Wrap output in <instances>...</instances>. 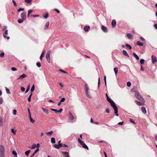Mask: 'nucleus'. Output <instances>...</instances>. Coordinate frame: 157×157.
<instances>
[{
  "mask_svg": "<svg viewBox=\"0 0 157 157\" xmlns=\"http://www.w3.org/2000/svg\"><path fill=\"white\" fill-rule=\"evenodd\" d=\"M105 95L106 97L107 101L110 104L111 106L113 107L114 110V113L117 116H118V108L116 104L110 98L107 93H106Z\"/></svg>",
  "mask_w": 157,
  "mask_h": 157,
  "instance_id": "obj_1",
  "label": "nucleus"
},
{
  "mask_svg": "<svg viewBox=\"0 0 157 157\" xmlns=\"http://www.w3.org/2000/svg\"><path fill=\"white\" fill-rule=\"evenodd\" d=\"M85 93L87 97L89 98H91V96L89 94L88 90L89 89V87L87 83H86L85 84Z\"/></svg>",
  "mask_w": 157,
  "mask_h": 157,
  "instance_id": "obj_2",
  "label": "nucleus"
},
{
  "mask_svg": "<svg viewBox=\"0 0 157 157\" xmlns=\"http://www.w3.org/2000/svg\"><path fill=\"white\" fill-rule=\"evenodd\" d=\"M5 149L4 147L2 145H0V156H5Z\"/></svg>",
  "mask_w": 157,
  "mask_h": 157,
  "instance_id": "obj_3",
  "label": "nucleus"
},
{
  "mask_svg": "<svg viewBox=\"0 0 157 157\" xmlns=\"http://www.w3.org/2000/svg\"><path fill=\"white\" fill-rule=\"evenodd\" d=\"M78 142L80 143V144L82 145V147L86 149H88V146L86 145L84 143V142L82 141L80 138H78Z\"/></svg>",
  "mask_w": 157,
  "mask_h": 157,
  "instance_id": "obj_4",
  "label": "nucleus"
},
{
  "mask_svg": "<svg viewBox=\"0 0 157 157\" xmlns=\"http://www.w3.org/2000/svg\"><path fill=\"white\" fill-rule=\"evenodd\" d=\"M8 29L6 30L3 33V36L4 38H6L7 40H8L10 39V37L9 36H6V35H7L8 34Z\"/></svg>",
  "mask_w": 157,
  "mask_h": 157,
  "instance_id": "obj_5",
  "label": "nucleus"
},
{
  "mask_svg": "<svg viewBox=\"0 0 157 157\" xmlns=\"http://www.w3.org/2000/svg\"><path fill=\"white\" fill-rule=\"evenodd\" d=\"M50 51H49L47 53L46 55V58L47 59V61L48 63H50Z\"/></svg>",
  "mask_w": 157,
  "mask_h": 157,
  "instance_id": "obj_6",
  "label": "nucleus"
},
{
  "mask_svg": "<svg viewBox=\"0 0 157 157\" xmlns=\"http://www.w3.org/2000/svg\"><path fill=\"white\" fill-rule=\"evenodd\" d=\"M151 58L153 64H154L157 62V59L156 56L153 55H152L151 56Z\"/></svg>",
  "mask_w": 157,
  "mask_h": 157,
  "instance_id": "obj_7",
  "label": "nucleus"
},
{
  "mask_svg": "<svg viewBox=\"0 0 157 157\" xmlns=\"http://www.w3.org/2000/svg\"><path fill=\"white\" fill-rule=\"evenodd\" d=\"M21 17L23 20H25L26 19L25 13L24 12H22L21 15Z\"/></svg>",
  "mask_w": 157,
  "mask_h": 157,
  "instance_id": "obj_8",
  "label": "nucleus"
},
{
  "mask_svg": "<svg viewBox=\"0 0 157 157\" xmlns=\"http://www.w3.org/2000/svg\"><path fill=\"white\" fill-rule=\"evenodd\" d=\"M101 28L102 30L105 33L107 32L108 29L104 25H102L101 27Z\"/></svg>",
  "mask_w": 157,
  "mask_h": 157,
  "instance_id": "obj_9",
  "label": "nucleus"
},
{
  "mask_svg": "<svg viewBox=\"0 0 157 157\" xmlns=\"http://www.w3.org/2000/svg\"><path fill=\"white\" fill-rule=\"evenodd\" d=\"M68 117L69 119L71 120H73L74 119V117L71 112H69Z\"/></svg>",
  "mask_w": 157,
  "mask_h": 157,
  "instance_id": "obj_10",
  "label": "nucleus"
},
{
  "mask_svg": "<svg viewBox=\"0 0 157 157\" xmlns=\"http://www.w3.org/2000/svg\"><path fill=\"white\" fill-rule=\"evenodd\" d=\"M62 153L63 154V156L65 157H69V153L67 152H62Z\"/></svg>",
  "mask_w": 157,
  "mask_h": 157,
  "instance_id": "obj_11",
  "label": "nucleus"
},
{
  "mask_svg": "<svg viewBox=\"0 0 157 157\" xmlns=\"http://www.w3.org/2000/svg\"><path fill=\"white\" fill-rule=\"evenodd\" d=\"M136 98H137L140 101H143V100H144L143 98H142V97H141V96L140 95V94L138 95L136 97Z\"/></svg>",
  "mask_w": 157,
  "mask_h": 157,
  "instance_id": "obj_12",
  "label": "nucleus"
},
{
  "mask_svg": "<svg viewBox=\"0 0 157 157\" xmlns=\"http://www.w3.org/2000/svg\"><path fill=\"white\" fill-rule=\"evenodd\" d=\"M26 75L25 74H23L20 76L18 78V79H22L23 78L26 77Z\"/></svg>",
  "mask_w": 157,
  "mask_h": 157,
  "instance_id": "obj_13",
  "label": "nucleus"
},
{
  "mask_svg": "<svg viewBox=\"0 0 157 157\" xmlns=\"http://www.w3.org/2000/svg\"><path fill=\"white\" fill-rule=\"evenodd\" d=\"M141 109L142 112L146 114L147 113V111H146V109L144 107L142 106L141 107Z\"/></svg>",
  "mask_w": 157,
  "mask_h": 157,
  "instance_id": "obj_14",
  "label": "nucleus"
},
{
  "mask_svg": "<svg viewBox=\"0 0 157 157\" xmlns=\"http://www.w3.org/2000/svg\"><path fill=\"white\" fill-rule=\"evenodd\" d=\"M90 29V27L89 26H86L84 27V30L85 32H87L88 31L89 29Z\"/></svg>",
  "mask_w": 157,
  "mask_h": 157,
  "instance_id": "obj_15",
  "label": "nucleus"
},
{
  "mask_svg": "<svg viewBox=\"0 0 157 157\" xmlns=\"http://www.w3.org/2000/svg\"><path fill=\"white\" fill-rule=\"evenodd\" d=\"M116 24V22L115 20H113L112 22V25L113 27H115Z\"/></svg>",
  "mask_w": 157,
  "mask_h": 157,
  "instance_id": "obj_16",
  "label": "nucleus"
},
{
  "mask_svg": "<svg viewBox=\"0 0 157 157\" xmlns=\"http://www.w3.org/2000/svg\"><path fill=\"white\" fill-rule=\"evenodd\" d=\"M45 52V50H44L43 51H42V53L40 56V60H42L43 57L44 56V55Z\"/></svg>",
  "mask_w": 157,
  "mask_h": 157,
  "instance_id": "obj_17",
  "label": "nucleus"
},
{
  "mask_svg": "<svg viewBox=\"0 0 157 157\" xmlns=\"http://www.w3.org/2000/svg\"><path fill=\"white\" fill-rule=\"evenodd\" d=\"M42 109L43 110V111L45 113H46V114H48V110L47 109H45L44 108V107H42Z\"/></svg>",
  "mask_w": 157,
  "mask_h": 157,
  "instance_id": "obj_18",
  "label": "nucleus"
},
{
  "mask_svg": "<svg viewBox=\"0 0 157 157\" xmlns=\"http://www.w3.org/2000/svg\"><path fill=\"white\" fill-rule=\"evenodd\" d=\"M123 54L125 56H127L128 57H129V56L127 53V52L124 50H123L122 51Z\"/></svg>",
  "mask_w": 157,
  "mask_h": 157,
  "instance_id": "obj_19",
  "label": "nucleus"
},
{
  "mask_svg": "<svg viewBox=\"0 0 157 157\" xmlns=\"http://www.w3.org/2000/svg\"><path fill=\"white\" fill-rule=\"evenodd\" d=\"M39 151V149L37 148L36 150H35L33 153L31 155L30 157H33L35 154Z\"/></svg>",
  "mask_w": 157,
  "mask_h": 157,
  "instance_id": "obj_20",
  "label": "nucleus"
},
{
  "mask_svg": "<svg viewBox=\"0 0 157 157\" xmlns=\"http://www.w3.org/2000/svg\"><path fill=\"white\" fill-rule=\"evenodd\" d=\"M49 21H47L45 25L44 26V28L45 29H46L49 26Z\"/></svg>",
  "mask_w": 157,
  "mask_h": 157,
  "instance_id": "obj_21",
  "label": "nucleus"
},
{
  "mask_svg": "<svg viewBox=\"0 0 157 157\" xmlns=\"http://www.w3.org/2000/svg\"><path fill=\"white\" fill-rule=\"evenodd\" d=\"M136 44L139 46H142L144 44L143 43L140 42V41H138L136 43Z\"/></svg>",
  "mask_w": 157,
  "mask_h": 157,
  "instance_id": "obj_22",
  "label": "nucleus"
},
{
  "mask_svg": "<svg viewBox=\"0 0 157 157\" xmlns=\"http://www.w3.org/2000/svg\"><path fill=\"white\" fill-rule=\"evenodd\" d=\"M133 55L136 58L137 60H139V56H138L135 53H133Z\"/></svg>",
  "mask_w": 157,
  "mask_h": 157,
  "instance_id": "obj_23",
  "label": "nucleus"
},
{
  "mask_svg": "<svg viewBox=\"0 0 157 157\" xmlns=\"http://www.w3.org/2000/svg\"><path fill=\"white\" fill-rule=\"evenodd\" d=\"M53 131H51L49 132H46V134L48 135L51 136L53 134Z\"/></svg>",
  "mask_w": 157,
  "mask_h": 157,
  "instance_id": "obj_24",
  "label": "nucleus"
},
{
  "mask_svg": "<svg viewBox=\"0 0 157 157\" xmlns=\"http://www.w3.org/2000/svg\"><path fill=\"white\" fill-rule=\"evenodd\" d=\"M127 36L128 38L130 39L132 38V35L130 33H128L127 35Z\"/></svg>",
  "mask_w": 157,
  "mask_h": 157,
  "instance_id": "obj_25",
  "label": "nucleus"
},
{
  "mask_svg": "<svg viewBox=\"0 0 157 157\" xmlns=\"http://www.w3.org/2000/svg\"><path fill=\"white\" fill-rule=\"evenodd\" d=\"M125 46L126 47H127V48H128V49L129 50H131L132 49V47L131 46L128 44H126L125 45Z\"/></svg>",
  "mask_w": 157,
  "mask_h": 157,
  "instance_id": "obj_26",
  "label": "nucleus"
},
{
  "mask_svg": "<svg viewBox=\"0 0 157 157\" xmlns=\"http://www.w3.org/2000/svg\"><path fill=\"white\" fill-rule=\"evenodd\" d=\"M51 142L52 143L55 144L56 143L55 140L54 138L52 137L51 138Z\"/></svg>",
  "mask_w": 157,
  "mask_h": 157,
  "instance_id": "obj_27",
  "label": "nucleus"
},
{
  "mask_svg": "<svg viewBox=\"0 0 157 157\" xmlns=\"http://www.w3.org/2000/svg\"><path fill=\"white\" fill-rule=\"evenodd\" d=\"M24 20H23L22 19H19L17 20V22L18 23L20 24V23H22V22H23L24 21Z\"/></svg>",
  "mask_w": 157,
  "mask_h": 157,
  "instance_id": "obj_28",
  "label": "nucleus"
},
{
  "mask_svg": "<svg viewBox=\"0 0 157 157\" xmlns=\"http://www.w3.org/2000/svg\"><path fill=\"white\" fill-rule=\"evenodd\" d=\"M30 150L27 151L25 152V155L27 156H28L29 155V153H30Z\"/></svg>",
  "mask_w": 157,
  "mask_h": 157,
  "instance_id": "obj_29",
  "label": "nucleus"
},
{
  "mask_svg": "<svg viewBox=\"0 0 157 157\" xmlns=\"http://www.w3.org/2000/svg\"><path fill=\"white\" fill-rule=\"evenodd\" d=\"M114 71L115 72V74L117 75L118 72V69L117 67H115L114 68Z\"/></svg>",
  "mask_w": 157,
  "mask_h": 157,
  "instance_id": "obj_30",
  "label": "nucleus"
},
{
  "mask_svg": "<svg viewBox=\"0 0 157 157\" xmlns=\"http://www.w3.org/2000/svg\"><path fill=\"white\" fill-rule=\"evenodd\" d=\"M33 10H29L28 11V17H29L30 14L33 12Z\"/></svg>",
  "mask_w": 157,
  "mask_h": 157,
  "instance_id": "obj_31",
  "label": "nucleus"
},
{
  "mask_svg": "<svg viewBox=\"0 0 157 157\" xmlns=\"http://www.w3.org/2000/svg\"><path fill=\"white\" fill-rule=\"evenodd\" d=\"M11 131L13 133L14 135H15L16 133V130H14L13 128L11 129Z\"/></svg>",
  "mask_w": 157,
  "mask_h": 157,
  "instance_id": "obj_32",
  "label": "nucleus"
},
{
  "mask_svg": "<svg viewBox=\"0 0 157 157\" xmlns=\"http://www.w3.org/2000/svg\"><path fill=\"white\" fill-rule=\"evenodd\" d=\"M144 60L143 59H141L140 60V63L141 64H143L144 63Z\"/></svg>",
  "mask_w": 157,
  "mask_h": 157,
  "instance_id": "obj_33",
  "label": "nucleus"
},
{
  "mask_svg": "<svg viewBox=\"0 0 157 157\" xmlns=\"http://www.w3.org/2000/svg\"><path fill=\"white\" fill-rule=\"evenodd\" d=\"M12 154L14 155V156H16L17 155V152L15 151H12Z\"/></svg>",
  "mask_w": 157,
  "mask_h": 157,
  "instance_id": "obj_34",
  "label": "nucleus"
},
{
  "mask_svg": "<svg viewBox=\"0 0 157 157\" xmlns=\"http://www.w3.org/2000/svg\"><path fill=\"white\" fill-rule=\"evenodd\" d=\"M54 147L57 149H59V148L58 144H55L54 145Z\"/></svg>",
  "mask_w": 157,
  "mask_h": 157,
  "instance_id": "obj_35",
  "label": "nucleus"
},
{
  "mask_svg": "<svg viewBox=\"0 0 157 157\" xmlns=\"http://www.w3.org/2000/svg\"><path fill=\"white\" fill-rule=\"evenodd\" d=\"M44 17L45 19H47L48 17V13H47L45 15H44L43 16Z\"/></svg>",
  "mask_w": 157,
  "mask_h": 157,
  "instance_id": "obj_36",
  "label": "nucleus"
},
{
  "mask_svg": "<svg viewBox=\"0 0 157 157\" xmlns=\"http://www.w3.org/2000/svg\"><path fill=\"white\" fill-rule=\"evenodd\" d=\"M136 87H134L131 90V91H132V92H134L135 91H136Z\"/></svg>",
  "mask_w": 157,
  "mask_h": 157,
  "instance_id": "obj_37",
  "label": "nucleus"
},
{
  "mask_svg": "<svg viewBox=\"0 0 157 157\" xmlns=\"http://www.w3.org/2000/svg\"><path fill=\"white\" fill-rule=\"evenodd\" d=\"M35 89V86L34 85H33L32 86L31 89V92H33Z\"/></svg>",
  "mask_w": 157,
  "mask_h": 157,
  "instance_id": "obj_38",
  "label": "nucleus"
},
{
  "mask_svg": "<svg viewBox=\"0 0 157 157\" xmlns=\"http://www.w3.org/2000/svg\"><path fill=\"white\" fill-rule=\"evenodd\" d=\"M7 26H3V28L2 29V31H5L7 29Z\"/></svg>",
  "mask_w": 157,
  "mask_h": 157,
  "instance_id": "obj_39",
  "label": "nucleus"
},
{
  "mask_svg": "<svg viewBox=\"0 0 157 157\" xmlns=\"http://www.w3.org/2000/svg\"><path fill=\"white\" fill-rule=\"evenodd\" d=\"M135 102L136 103V104L139 105H141L142 104V103L139 101H135Z\"/></svg>",
  "mask_w": 157,
  "mask_h": 157,
  "instance_id": "obj_40",
  "label": "nucleus"
},
{
  "mask_svg": "<svg viewBox=\"0 0 157 157\" xmlns=\"http://www.w3.org/2000/svg\"><path fill=\"white\" fill-rule=\"evenodd\" d=\"M6 91L7 93L8 94H10V92L8 88L6 87Z\"/></svg>",
  "mask_w": 157,
  "mask_h": 157,
  "instance_id": "obj_41",
  "label": "nucleus"
},
{
  "mask_svg": "<svg viewBox=\"0 0 157 157\" xmlns=\"http://www.w3.org/2000/svg\"><path fill=\"white\" fill-rule=\"evenodd\" d=\"M127 85L128 87H129L131 85V83L130 82L128 81L127 82Z\"/></svg>",
  "mask_w": 157,
  "mask_h": 157,
  "instance_id": "obj_42",
  "label": "nucleus"
},
{
  "mask_svg": "<svg viewBox=\"0 0 157 157\" xmlns=\"http://www.w3.org/2000/svg\"><path fill=\"white\" fill-rule=\"evenodd\" d=\"M36 147V145L34 144L31 147H29L31 149H34Z\"/></svg>",
  "mask_w": 157,
  "mask_h": 157,
  "instance_id": "obj_43",
  "label": "nucleus"
},
{
  "mask_svg": "<svg viewBox=\"0 0 157 157\" xmlns=\"http://www.w3.org/2000/svg\"><path fill=\"white\" fill-rule=\"evenodd\" d=\"M36 65L38 67H41V64L39 62H37L36 63Z\"/></svg>",
  "mask_w": 157,
  "mask_h": 157,
  "instance_id": "obj_44",
  "label": "nucleus"
},
{
  "mask_svg": "<svg viewBox=\"0 0 157 157\" xmlns=\"http://www.w3.org/2000/svg\"><path fill=\"white\" fill-rule=\"evenodd\" d=\"M134 93H135V96H136H136H137L138 95H139L140 94L139 93V92L138 91H135V92Z\"/></svg>",
  "mask_w": 157,
  "mask_h": 157,
  "instance_id": "obj_45",
  "label": "nucleus"
},
{
  "mask_svg": "<svg viewBox=\"0 0 157 157\" xmlns=\"http://www.w3.org/2000/svg\"><path fill=\"white\" fill-rule=\"evenodd\" d=\"M17 111L16 109H14L13 110V114L14 115H15L16 114Z\"/></svg>",
  "mask_w": 157,
  "mask_h": 157,
  "instance_id": "obj_46",
  "label": "nucleus"
},
{
  "mask_svg": "<svg viewBox=\"0 0 157 157\" xmlns=\"http://www.w3.org/2000/svg\"><path fill=\"white\" fill-rule=\"evenodd\" d=\"M2 124V119L1 117H0V126Z\"/></svg>",
  "mask_w": 157,
  "mask_h": 157,
  "instance_id": "obj_47",
  "label": "nucleus"
},
{
  "mask_svg": "<svg viewBox=\"0 0 157 157\" xmlns=\"http://www.w3.org/2000/svg\"><path fill=\"white\" fill-rule=\"evenodd\" d=\"M4 55V53L3 52H2L0 54V57H3Z\"/></svg>",
  "mask_w": 157,
  "mask_h": 157,
  "instance_id": "obj_48",
  "label": "nucleus"
},
{
  "mask_svg": "<svg viewBox=\"0 0 157 157\" xmlns=\"http://www.w3.org/2000/svg\"><path fill=\"white\" fill-rule=\"evenodd\" d=\"M3 101L2 98L0 97V104H2L3 102Z\"/></svg>",
  "mask_w": 157,
  "mask_h": 157,
  "instance_id": "obj_49",
  "label": "nucleus"
},
{
  "mask_svg": "<svg viewBox=\"0 0 157 157\" xmlns=\"http://www.w3.org/2000/svg\"><path fill=\"white\" fill-rule=\"evenodd\" d=\"M11 70L13 71H17V69L15 67H12L11 68Z\"/></svg>",
  "mask_w": 157,
  "mask_h": 157,
  "instance_id": "obj_50",
  "label": "nucleus"
},
{
  "mask_svg": "<svg viewBox=\"0 0 157 157\" xmlns=\"http://www.w3.org/2000/svg\"><path fill=\"white\" fill-rule=\"evenodd\" d=\"M100 77H99L98 79V88H99V85L100 84Z\"/></svg>",
  "mask_w": 157,
  "mask_h": 157,
  "instance_id": "obj_51",
  "label": "nucleus"
},
{
  "mask_svg": "<svg viewBox=\"0 0 157 157\" xmlns=\"http://www.w3.org/2000/svg\"><path fill=\"white\" fill-rule=\"evenodd\" d=\"M51 109L52 111H54L55 113H57V109Z\"/></svg>",
  "mask_w": 157,
  "mask_h": 157,
  "instance_id": "obj_52",
  "label": "nucleus"
},
{
  "mask_svg": "<svg viewBox=\"0 0 157 157\" xmlns=\"http://www.w3.org/2000/svg\"><path fill=\"white\" fill-rule=\"evenodd\" d=\"M30 88V86L29 85L27 87V88L26 90L25 91V93H27L29 91Z\"/></svg>",
  "mask_w": 157,
  "mask_h": 157,
  "instance_id": "obj_53",
  "label": "nucleus"
},
{
  "mask_svg": "<svg viewBox=\"0 0 157 157\" xmlns=\"http://www.w3.org/2000/svg\"><path fill=\"white\" fill-rule=\"evenodd\" d=\"M54 10L56 11L57 12V13H60V11H59V10H58V9H56V8H55Z\"/></svg>",
  "mask_w": 157,
  "mask_h": 157,
  "instance_id": "obj_54",
  "label": "nucleus"
},
{
  "mask_svg": "<svg viewBox=\"0 0 157 157\" xmlns=\"http://www.w3.org/2000/svg\"><path fill=\"white\" fill-rule=\"evenodd\" d=\"M59 71H60V72H61L64 73H67V72H66V71H63L61 69H59Z\"/></svg>",
  "mask_w": 157,
  "mask_h": 157,
  "instance_id": "obj_55",
  "label": "nucleus"
},
{
  "mask_svg": "<svg viewBox=\"0 0 157 157\" xmlns=\"http://www.w3.org/2000/svg\"><path fill=\"white\" fill-rule=\"evenodd\" d=\"M31 16L32 17H38L39 16V15H31Z\"/></svg>",
  "mask_w": 157,
  "mask_h": 157,
  "instance_id": "obj_56",
  "label": "nucleus"
},
{
  "mask_svg": "<svg viewBox=\"0 0 157 157\" xmlns=\"http://www.w3.org/2000/svg\"><path fill=\"white\" fill-rule=\"evenodd\" d=\"M104 80L105 81V86H106V76H105L104 77Z\"/></svg>",
  "mask_w": 157,
  "mask_h": 157,
  "instance_id": "obj_57",
  "label": "nucleus"
},
{
  "mask_svg": "<svg viewBox=\"0 0 157 157\" xmlns=\"http://www.w3.org/2000/svg\"><path fill=\"white\" fill-rule=\"evenodd\" d=\"M29 120L30 121L33 123H34L35 122V121L32 118H30Z\"/></svg>",
  "mask_w": 157,
  "mask_h": 157,
  "instance_id": "obj_58",
  "label": "nucleus"
},
{
  "mask_svg": "<svg viewBox=\"0 0 157 157\" xmlns=\"http://www.w3.org/2000/svg\"><path fill=\"white\" fill-rule=\"evenodd\" d=\"M140 40L142 41H145V39H144V38L142 36H140Z\"/></svg>",
  "mask_w": 157,
  "mask_h": 157,
  "instance_id": "obj_59",
  "label": "nucleus"
},
{
  "mask_svg": "<svg viewBox=\"0 0 157 157\" xmlns=\"http://www.w3.org/2000/svg\"><path fill=\"white\" fill-rule=\"evenodd\" d=\"M63 111L62 109H60L59 110H57V113H61Z\"/></svg>",
  "mask_w": 157,
  "mask_h": 157,
  "instance_id": "obj_60",
  "label": "nucleus"
},
{
  "mask_svg": "<svg viewBox=\"0 0 157 157\" xmlns=\"http://www.w3.org/2000/svg\"><path fill=\"white\" fill-rule=\"evenodd\" d=\"M65 99L64 98H63L61 99L60 101L61 102H63L64 101H65Z\"/></svg>",
  "mask_w": 157,
  "mask_h": 157,
  "instance_id": "obj_61",
  "label": "nucleus"
},
{
  "mask_svg": "<svg viewBox=\"0 0 157 157\" xmlns=\"http://www.w3.org/2000/svg\"><path fill=\"white\" fill-rule=\"evenodd\" d=\"M24 10V8H19V9L18 10V12H20L21 11H23Z\"/></svg>",
  "mask_w": 157,
  "mask_h": 157,
  "instance_id": "obj_62",
  "label": "nucleus"
},
{
  "mask_svg": "<svg viewBox=\"0 0 157 157\" xmlns=\"http://www.w3.org/2000/svg\"><path fill=\"white\" fill-rule=\"evenodd\" d=\"M130 121L131 122H132V123H133V124H135V123L134 121L132 119H130Z\"/></svg>",
  "mask_w": 157,
  "mask_h": 157,
  "instance_id": "obj_63",
  "label": "nucleus"
},
{
  "mask_svg": "<svg viewBox=\"0 0 157 157\" xmlns=\"http://www.w3.org/2000/svg\"><path fill=\"white\" fill-rule=\"evenodd\" d=\"M21 90L23 92V91H25V89L24 87H21Z\"/></svg>",
  "mask_w": 157,
  "mask_h": 157,
  "instance_id": "obj_64",
  "label": "nucleus"
}]
</instances>
